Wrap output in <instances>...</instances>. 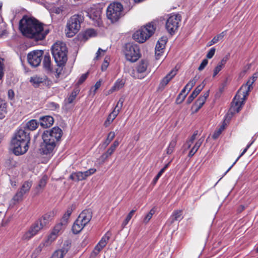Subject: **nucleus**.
Instances as JSON below:
<instances>
[{"instance_id":"nucleus-1","label":"nucleus","mask_w":258,"mask_h":258,"mask_svg":"<svg viewBox=\"0 0 258 258\" xmlns=\"http://www.w3.org/2000/svg\"><path fill=\"white\" fill-rule=\"evenodd\" d=\"M19 28L24 36L37 41L43 39L49 32L36 19L27 17L21 20Z\"/></svg>"},{"instance_id":"nucleus-2","label":"nucleus","mask_w":258,"mask_h":258,"mask_svg":"<svg viewBox=\"0 0 258 258\" xmlns=\"http://www.w3.org/2000/svg\"><path fill=\"white\" fill-rule=\"evenodd\" d=\"M62 130L58 127H54L50 130L44 132L42 135L43 145L42 147L44 154H47L52 152L56 144L62 136Z\"/></svg>"},{"instance_id":"nucleus-3","label":"nucleus","mask_w":258,"mask_h":258,"mask_svg":"<svg viewBox=\"0 0 258 258\" xmlns=\"http://www.w3.org/2000/svg\"><path fill=\"white\" fill-rule=\"evenodd\" d=\"M257 75L255 74L249 79L245 85H242L238 91L232 103L230 111L231 113L238 112L250 90L251 85L255 81Z\"/></svg>"},{"instance_id":"nucleus-4","label":"nucleus","mask_w":258,"mask_h":258,"mask_svg":"<svg viewBox=\"0 0 258 258\" xmlns=\"http://www.w3.org/2000/svg\"><path fill=\"white\" fill-rule=\"evenodd\" d=\"M51 51L57 65L59 67L63 66L68 60L66 44L61 42H56L52 46Z\"/></svg>"},{"instance_id":"nucleus-5","label":"nucleus","mask_w":258,"mask_h":258,"mask_svg":"<svg viewBox=\"0 0 258 258\" xmlns=\"http://www.w3.org/2000/svg\"><path fill=\"white\" fill-rule=\"evenodd\" d=\"M84 21L81 15H74L68 21L65 34L68 37H72L79 31L81 28V23Z\"/></svg>"},{"instance_id":"nucleus-6","label":"nucleus","mask_w":258,"mask_h":258,"mask_svg":"<svg viewBox=\"0 0 258 258\" xmlns=\"http://www.w3.org/2000/svg\"><path fill=\"white\" fill-rule=\"evenodd\" d=\"M155 29L153 23H150L137 31L133 37L137 42L144 43L154 33Z\"/></svg>"},{"instance_id":"nucleus-7","label":"nucleus","mask_w":258,"mask_h":258,"mask_svg":"<svg viewBox=\"0 0 258 258\" xmlns=\"http://www.w3.org/2000/svg\"><path fill=\"white\" fill-rule=\"evenodd\" d=\"M123 7L119 3H111L106 10V16L111 22H117L123 16Z\"/></svg>"},{"instance_id":"nucleus-8","label":"nucleus","mask_w":258,"mask_h":258,"mask_svg":"<svg viewBox=\"0 0 258 258\" xmlns=\"http://www.w3.org/2000/svg\"><path fill=\"white\" fill-rule=\"evenodd\" d=\"M124 52L126 59L131 62H135L140 57L139 47L137 44H126Z\"/></svg>"},{"instance_id":"nucleus-9","label":"nucleus","mask_w":258,"mask_h":258,"mask_svg":"<svg viewBox=\"0 0 258 258\" xmlns=\"http://www.w3.org/2000/svg\"><path fill=\"white\" fill-rule=\"evenodd\" d=\"M181 21V16L175 14L170 16L166 21V28L168 33L172 35L177 30L179 22Z\"/></svg>"},{"instance_id":"nucleus-10","label":"nucleus","mask_w":258,"mask_h":258,"mask_svg":"<svg viewBox=\"0 0 258 258\" xmlns=\"http://www.w3.org/2000/svg\"><path fill=\"white\" fill-rule=\"evenodd\" d=\"M43 51L41 50H36L28 54L27 59L29 63L33 67L38 66L41 61Z\"/></svg>"},{"instance_id":"nucleus-11","label":"nucleus","mask_w":258,"mask_h":258,"mask_svg":"<svg viewBox=\"0 0 258 258\" xmlns=\"http://www.w3.org/2000/svg\"><path fill=\"white\" fill-rule=\"evenodd\" d=\"M29 135V133L27 131L21 128L17 131L12 141L21 142L23 146L26 144L28 145L30 141Z\"/></svg>"},{"instance_id":"nucleus-12","label":"nucleus","mask_w":258,"mask_h":258,"mask_svg":"<svg viewBox=\"0 0 258 258\" xmlns=\"http://www.w3.org/2000/svg\"><path fill=\"white\" fill-rule=\"evenodd\" d=\"M43 227L37 221L22 236V239L28 240L35 235Z\"/></svg>"},{"instance_id":"nucleus-13","label":"nucleus","mask_w":258,"mask_h":258,"mask_svg":"<svg viewBox=\"0 0 258 258\" xmlns=\"http://www.w3.org/2000/svg\"><path fill=\"white\" fill-rule=\"evenodd\" d=\"M11 147L13 153L16 155H20L25 154L28 150V145H22L21 142L12 141Z\"/></svg>"},{"instance_id":"nucleus-14","label":"nucleus","mask_w":258,"mask_h":258,"mask_svg":"<svg viewBox=\"0 0 258 258\" xmlns=\"http://www.w3.org/2000/svg\"><path fill=\"white\" fill-rule=\"evenodd\" d=\"M96 169L92 168L85 172H77L73 173L70 176V178L75 181L82 180L85 179L87 177L94 173Z\"/></svg>"},{"instance_id":"nucleus-15","label":"nucleus","mask_w":258,"mask_h":258,"mask_svg":"<svg viewBox=\"0 0 258 258\" xmlns=\"http://www.w3.org/2000/svg\"><path fill=\"white\" fill-rule=\"evenodd\" d=\"M66 226L62 224L59 223L57 224L54 227L52 231L48 236L46 242L51 243L57 238L58 235L63 230Z\"/></svg>"},{"instance_id":"nucleus-16","label":"nucleus","mask_w":258,"mask_h":258,"mask_svg":"<svg viewBox=\"0 0 258 258\" xmlns=\"http://www.w3.org/2000/svg\"><path fill=\"white\" fill-rule=\"evenodd\" d=\"M54 216V212L52 211H50L43 215L37 220V221L43 228H44L46 227L52 220Z\"/></svg>"},{"instance_id":"nucleus-17","label":"nucleus","mask_w":258,"mask_h":258,"mask_svg":"<svg viewBox=\"0 0 258 258\" xmlns=\"http://www.w3.org/2000/svg\"><path fill=\"white\" fill-rule=\"evenodd\" d=\"M177 72V69L172 70L161 81L159 85V88L164 89L168 83L176 75Z\"/></svg>"},{"instance_id":"nucleus-18","label":"nucleus","mask_w":258,"mask_h":258,"mask_svg":"<svg viewBox=\"0 0 258 258\" xmlns=\"http://www.w3.org/2000/svg\"><path fill=\"white\" fill-rule=\"evenodd\" d=\"M92 217V211L90 209L85 210L82 211L79 215L78 219L81 221L85 224H87L91 219Z\"/></svg>"},{"instance_id":"nucleus-19","label":"nucleus","mask_w":258,"mask_h":258,"mask_svg":"<svg viewBox=\"0 0 258 258\" xmlns=\"http://www.w3.org/2000/svg\"><path fill=\"white\" fill-rule=\"evenodd\" d=\"M70 244L67 242L64 243L61 249L56 250L53 254L51 258H63L64 255L68 252Z\"/></svg>"},{"instance_id":"nucleus-20","label":"nucleus","mask_w":258,"mask_h":258,"mask_svg":"<svg viewBox=\"0 0 258 258\" xmlns=\"http://www.w3.org/2000/svg\"><path fill=\"white\" fill-rule=\"evenodd\" d=\"M205 86V83L203 81L200 85L196 87L192 93L188 97L186 103L189 104L191 103L193 100L199 95Z\"/></svg>"},{"instance_id":"nucleus-21","label":"nucleus","mask_w":258,"mask_h":258,"mask_svg":"<svg viewBox=\"0 0 258 258\" xmlns=\"http://www.w3.org/2000/svg\"><path fill=\"white\" fill-rule=\"evenodd\" d=\"M40 123L43 128H47L52 125L54 122L53 118L49 115L42 116L40 118Z\"/></svg>"},{"instance_id":"nucleus-22","label":"nucleus","mask_w":258,"mask_h":258,"mask_svg":"<svg viewBox=\"0 0 258 258\" xmlns=\"http://www.w3.org/2000/svg\"><path fill=\"white\" fill-rule=\"evenodd\" d=\"M75 209V206L74 205H72L70 206L67 209V211L63 215L62 219H61V221L60 222V223L62 224L66 227L67 226L68 222H69V218L73 211V210Z\"/></svg>"},{"instance_id":"nucleus-23","label":"nucleus","mask_w":258,"mask_h":258,"mask_svg":"<svg viewBox=\"0 0 258 258\" xmlns=\"http://www.w3.org/2000/svg\"><path fill=\"white\" fill-rule=\"evenodd\" d=\"M86 224L77 219L72 226V231L75 234H78L82 231Z\"/></svg>"},{"instance_id":"nucleus-24","label":"nucleus","mask_w":258,"mask_h":258,"mask_svg":"<svg viewBox=\"0 0 258 258\" xmlns=\"http://www.w3.org/2000/svg\"><path fill=\"white\" fill-rule=\"evenodd\" d=\"M51 244L50 242L49 243L46 242V240L44 242L41 243L39 246L35 248L33 253H32L31 257L32 258H36L37 256L40 253L42 249L45 246H47Z\"/></svg>"},{"instance_id":"nucleus-25","label":"nucleus","mask_w":258,"mask_h":258,"mask_svg":"<svg viewBox=\"0 0 258 258\" xmlns=\"http://www.w3.org/2000/svg\"><path fill=\"white\" fill-rule=\"evenodd\" d=\"M42 63L43 68L46 71L48 72H51L52 71V68L51 63V58L48 54L44 55Z\"/></svg>"},{"instance_id":"nucleus-26","label":"nucleus","mask_w":258,"mask_h":258,"mask_svg":"<svg viewBox=\"0 0 258 258\" xmlns=\"http://www.w3.org/2000/svg\"><path fill=\"white\" fill-rule=\"evenodd\" d=\"M110 235L111 234L108 232L102 237L101 239L98 243V251H100L101 249L106 245Z\"/></svg>"},{"instance_id":"nucleus-27","label":"nucleus","mask_w":258,"mask_h":258,"mask_svg":"<svg viewBox=\"0 0 258 258\" xmlns=\"http://www.w3.org/2000/svg\"><path fill=\"white\" fill-rule=\"evenodd\" d=\"M167 38L166 36L162 37L157 42L155 50L159 51L160 50H163L165 48V45L167 41Z\"/></svg>"},{"instance_id":"nucleus-28","label":"nucleus","mask_w":258,"mask_h":258,"mask_svg":"<svg viewBox=\"0 0 258 258\" xmlns=\"http://www.w3.org/2000/svg\"><path fill=\"white\" fill-rule=\"evenodd\" d=\"M182 211L181 210H177L174 211L171 216L169 220L171 221V223H173L175 221L180 220L182 218Z\"/></svg>"},{"instance_id":"nucleus-29","label":"nucleus","mask_w":258,"mask_h":258,"mask_svg":"<svg viewBox=\"0 0 258 258\" xmlns=\"http://www.w3.org/2000/svg\"><path fill=\"white\" fill-rule=\"evenodd\" d=\"M204 139L203 138L200 139L195 144V146L192 147V148L190 150L188 154V157H192L197 152L200 147L201 146L203 143Z\"/></svg>"},{"instance_id":"nucleus-30","label":"nucleus","mask_w":258,"mask_h":258,"mask_svg":"<svg viewBox=\"0 0 258 258\" xmlns=\"http://www.w3.org/2000/svg\"><path fill=\"white\" fill-rule=\"evenodd\" d=\"M148 62L146 60H141L137 67V73L141 74L145 72L147 68Z\"/></svg>"},{"instance_id":"nucleus-31","label":"nucleus","mask_w":258,"mask_h":258,"mask_svg":"<svg viewBox=\"0 0 258 258\" xmlns=\"http://www.w3.org/2000/svg\"><path fill=\"white\" fill-rule=\"evenodd\" d=\"M118 111L113 110L108 115L106 120L104 122V125L105 126H108L113 120L116 118L119 113Z\"/></svg>"},{"instance_id":"nucleus-32","label":"nucleus","mask_w":258,"mask_h":258,"mask_svg":"<svg viewBox=\"0 0 258 258\" xmlns=\"http://www.w3.org/2000/svg\"><path fill=\"white\" fill-rule=\"evenodd\" d=\"M45 78H41L37 76H34L31 77L30 79V82L35 86L38 87L39 85L43 82L45 80Z\"/></svg>"},{"instance_id":"nucleus-33","label":"nucleus","mask_w":258,"mask_h":258,"mask_svg":"<svg viewBox=\"0 0 258 258\" xmlns=\"http://www.w3.org/2000/svg\"><path fill=\"white\" fill-rule=\"evenodd\" d=\"M32 183L31 181H27L24 182L22 186L19 190L24 195L25 194L29 192L31 187L32 186Z\"/></svg>"},{"instance_id":"nucleus-34","label":"nucleus","mask_w":258,"mask_h":258,"mask_svg":"<svg viewBox=\"0 0 258 258\" xmlns=\"http://www.w3.org/2000/svg\"><path fill=\"white\" fill-rule=\"evenodd\" d=\"M38 122L35 119H32L29 121L26 125V128L30 131H34L37 128Z\"/></svg>"},{"instance_id":"nucleus-35","label":"nucleus","mask_w":258,"mask_h":258,"mask_svg":"<svg viewBox=\"0 0 258 258\" xmlns=\"http://www.w3.org/2000/svg\"><path fill=\"white\" fill-rule=\"evenodd\" d=\"M79 92L80 89L78 87L75 88L74 91L72 92L67 99L68 103L70 104L72 103L76 98L77 95L79 94Z\"/></svg>"},{"instance_id":"nucleus-36","label":"nucleus","mask_w":258,"mask_h":258,"mask_svg":"<svg viewBox=\"0 0 258 258\" xmlns=\"http://www.w3.org/2000/svg\"><path fill=\"white\" fill-rule=\"evenodd\" d=\"M205 101V98H202L201 96L197 99L194 105V106L196 107L195 112H197L203 106Z\"/></svg>"},{"instance_id":"nucleus-37","label":"nucleus","mask_w":258,"mask_h":258,"mask_svg":"<svg viewBox=\"0 0 258 258\" xmlns=\"http://www.w3.org/2000/svg\"><path fill=\"white\" fill-rule=\"evenodd\" d=\"M95 32L93 29H88L83 34V37L85 41L87 40L89 38L95 36Z\"/></svg>"},{"instance_id":"nucleus-38","label":"nucleus","mask_w":258,"mask_h":258,"mask_svg":"<svg viewBox=\"0 0 258 258\" xmlns=\"http://www.w3.org/2000/svg\"><path fill=\"white\" fill-rule=\"evenodd\" d=\"M176 142H177V141H176V139H173L170 142V143L167 149V150H166V153L167 154H171L173 153V152L174 151L175 147L176 146Z\"/></svg>"},{"instance_id":"nucleus-39","label":"nucleus","mask_w":258,"mask_h":258,"mask_svg":"<svg viewBox=\"0 0 258 258\" xmlns=\"http://www.w3.org/2000/svg\"><path fill=\"white\" fill-rule=\"evenodd\" d=\"M136 212V210H132L127 215L125 219L123 221L121 224V227L123 228L128 223Z\"/></svg>"},{"instance_id":"nucleus-40","label":"nucleus","mask_w":258,"mask_h":258,"mask_svg":"<svg viewBox=\"0 0 258 258\" xmlns=\"http://www.w3.org/2000/svg\"><path fill=\"white\" fill-rule=\"evenodd\" d=\"M24 195L19 190L14 196L12 201H13V204H15L16 203H18L22 200Z\"/></svg>"},{"instance_id":"nucleus-41","label":"nucleus","mask_w":258,"mask_h":258,"mask_svg":"<svg viewBox=\"0 0 258 258\" xmlns=\"http://www.w3.org/2000/svg\"><path fill=\"white\" fill-rule=\"evenodd\" d=\"M254 141H252L249 144L247 145V146L246 147V148L243 150V151H242V152L241 153V154L239 156V157L236 159V160H235V161L233 163V164L229 168V169L226 171V172H225V174L227 173L231 169V168L233 167V166L236 163V162L239 160V159L247 151V150H248V149L250 147V146L252 144V143H253Z\"/></svg>"},{"instance_id":"nucleus-42","label":"nucleus","mask_w":258,"mask_h":258,"mask_svg":"<svg viewBox=\"0 0 258 258\" xmlns=\"http://www.w3.org/2000/svg\"><path fill=\"white\" fill-rule=\"evenodd\" d=\"M47 180L48 177L46 175H43L39 182V184L38 185V186L37 187V189L43 188L47 183Z\"/></svg>"},{"instance_id":"nucleus-43","label":"nucleus","mask_w":258,"mask_h":258,"mask_svg":"<svg viewBox=\"0 0 258 258\" xmlns=\"http://www.w3.org/2000/svg\"><path fill=\"white\" fill-rule=\"evenodd\" d=\"M124 85V82L122 80H118L115 83L113 87L112 88V90L113 91L118 90L121 88Z\"/></svg>"},{"instance_id":"nucleus-44","label":"nucleus","mask_w":258,"mask_h":258,"mask_svg":"<svg viewBox=\"0 0 258 258\" xmlns=\"http://www.w3.org/2000/svg\"><path fill=\"white\" fill-rule=\"evenodd\" d=\"M109 58L108 57H105L104 58L103 63L101 65V69L102 71H104L106 70L109 65Z\"/></svg>"},{"instance_id":"nucleus-45","label":"nucleus","mask_w":258,"mask_h":258,"mask_svg":"<svg viewBox=\"0 0 258 258\" xmlns=\"http://www.w3.org/2000/svg\"><path fill=\"white\" fill-rule=\"evenodd\" d=\"M124 101V99L122 98H120L118 100L116 106L115 107L114 110L116 111H118V113H119L122 107L123 103Z\"/></svg>"},{"instance_id":"nucleus-46","label":"nucleus","mask_w":258,"mask_h":258,"mask_svg":"<svg viewBox=\"0 0 258 258\" xmlns=\"http://www.w3.org/2000/svg\"><path fill=\"white\" fill-rule=\"evenodd\" d=\"M188 94V92H187L185 94H179L178 95L176 99V102L177 104H180L182 103L183 100L185 99L187 94Z\"/></svg>"},{"instance_id":"nucleus-47","label":"nucleus","mask_w":258,"mask_h":258,"mask_svg":"<svg viewBox=\"0 0 258 258\" xmlns=\"http://www.w3.org/2000/svg\"><path fill=\"white\" fill-rule=\"evenodd\" d=\"M225 35V31H223L221 33H220V34L217 35L216 36H215L213 38V41H215V43L218 42L219 40L222 39Z\"/></svg>"},{"instance_id":"nucleus-48","label":"nucleus","mask_w":258,"mask_h":258,"mask_svg":"<svg viewBox=\"0 0 258 258\" xmlns=\"http://www.w3.org/2000/svg\"><path fill=\"white\" fill-rule=\"evenodd\" d=\"M224 125H223L219 128L218 130H217V131H216L214 133L213 136H212L213 138L214 139H217L219 136V135L221 134L222 132L224 130Z\"/></svg>"},{"instance_id":"nucleus-49","label":"nucleus","mask_w":258,"mask_h":258,"mask_svg":"<svg viewBox=\"0 0 258 258\" xmlns=\"http://www.w3.org/2000/svg\"><path fill=\"white\" fill-rule=\"evenodd\" d=\"M88 75V72H87L84 74H83L80 78L79 80H78L77 85H80L81 84H82L85 81V80L87 79Z\"/></svg>"},{"instance_id":"nucleus-50","label":"nucleus","mask_w":258,"mask_h":258,"mask_svg":"<svg viewBox=\"0 0 258 258\" xmlns=\"http://www.w3.org/2000/svg\"><path fill=\"white\" fill-rule=\"evenodd\" d=\"M208 63V60L207 59H203L201 63L200 64L199 67L198 68V70L200 71L203 70L205 67L207 65Z\"/></svg>"},{"instance_id":"nucleus-51","label":"nucleus","mask_w":258,"mask_h":258,"mask_svg":"<svg viewBox=\"0 0 258 258\" xmlns=\"http://www.w3.org/2000/svg\"><path fill=\"white\" fill-rule=\"evenodd\" d=\"M3 59L0 57V80L2 79L4 76V63Z\"/></svg>"},{"instance_id":"nucleus-52","label":"nucleus","mask_w":258,"mask_h":258,"mask_svg":"<svg viewBox=\"0 0 258 258\" xmlns=\"http://www.w3.org/2000/svg\"><path fill=\"white\" fill-rule=\"evenodd\" d=\"M223 67V66L218 63L214 70L213 77H215L218 74V73L222 70Z\"/></svg>"},{"instance_id":"nucleus-53","label":"nucleus","mask_w":258,"mask_h":258,"mask_svg":"<svg viewBox=\"0 0 258 258\" xmlns=\"http://www.w3.org/2000/svg\"><path fill=\"white\" fill-rule=\"evenodd\" d=\"M88 16L94 21H96L97 15L95 13V11H91L88 13Z\"/></svg>"},{"instance_id":"nucleus-54","label":"nucleus","mask_w":258,"mask_h":258,"mask_svg":"<svg viewBox=\"0 0 258 258\" xmlns=\"http://www.w3.org/2000/svg\"><path fill=\"white\" fill-rule=\"evenodd\" d=\"M216 49L215 48H212L210 49L208 53L207 54L206 57L207 58L210 59L213 57L215 53Z\"/></svg>"},{"instance_id":"nucleus-55","label":"nucleus","mask_w":258,"mask_h":258,"mask_svg":"<svg viewBox=\"0 0 258 258\" xmlns=\"http://www.w3.org/2000/svg\"><path fill=\"white\" fill-rule=\"evenodd\" d=\"M108 157L106 153H104L99 159V163L102 164L104 163Z\"/></svg>"},{"instance_id":"nucleus-56","label":"nucleus","mask_w":258,"mask_h":258,"mask_svg":"<svg viewBox=\"0 0 258 258\" xmlns=\"http://www.w3.org/2000/svg\"><path fill=\"white\" fill-rule=\"evenodd\" d=\"M195 84L192 82L191 80L185 85V88H186L188 91L187 92L188 93L192 88L195 86Z\"/></svg>"},{"instance_id":"nucleus-57","label":"nucleus","mask_w":258,"mask_h":258,"mask_svg":"<svg viewBox=\"0 0 258 258\" xmlns=\"http://www.w3.org/2000/svg\"><path fill=\"white\" fill-rule=\"evenodd\" d=\"M229 54H227L225 56H224L222 59L221 60V61L219 63L220 64H221L222 66H224L225 63H226L227 61L229 59Z\"/></svg>"},{"instance_id":"nucleus-58","label":"nucleus","mask_w":258,"mask_h":258,"mask_svg":"<svg viewBox=\"0 0 258 258\" xmlns=\"http://www.w3.org/2000/svg\"><path fill=\"white\" fill-rule=\"evenodd\" d=\"M195 139V138L191 137L189 140L186 142V145L187 146V149H189L191 147V144L193 143Z\"/></svg>"},{"instance_id":"nucleus-59","label":"nucleus","mask_w":258,"mask_h":258,"mask_svg":"<svg viewBox=\"0 0 258 258\" xmlns=\"http://www.w3.org/2000/svg\"><path fill=\"white\" fill-rule=\"evenodd\" d=\"M0 110L1 111L6 112V103L2 101H0Z\"/></svg>"},{"instance_id":"nucleus-60","label":"nucleus","mask_w":258,"mask_h":258,"mask_svg":"<svg viewBox=\"0 0 258 258\" xmlns=\"http://www.w3.org/2000/svg\"><path fill=\"white\" fill-rule=\"evenodd\" d=\"M115 133L113 132H111L108 134L107 139L110 142H111L115 137Z\"/></svg>"},{"instance_id":"nucleus-61","label":"nucleus","mask_w":258,"mask_h":258,"mask_svg":"<svg viewBox=\"0 0 258 258\" xmlns=\"http://www.w3.org/2000/svg\"><path fill=\"white\" fill-rule=\"evenodd\" d=\"M107 49H102L100 48L98 49V58L101 55H104V53L106 52Z\"/></svg>"},{"instance_id":"nucleus-62","label":"nucleus","mask_w":258,"mask_h":258,"mask_svg":"<svg viewBox=\"0 0 258 258\" xmlns=\"http://www.w3.org/2000/svg\"><path fill=\"white\" fill-rule=\"evenodd\" d=\"M163 52V50H160L159 51H157L155 50V56L156 59H159L160 58V56L162 55Z\"/></svg>"},{"instance_id":"nucleus-63","label":"nucleus","mask_w":258,"mask_h":258,"mask_svg":"<svg viewBox=\"0 0 258 258\" xmlns=\"http://www.w3.org/2000/svg\"><path fill=\"white\" fill-rule=\"evenodd\" d=\"M119 145V142L117 140L115 141L111 145L110 147L113 150H115L116 147Z\"/></svg>"},{"instance_id":"nucleus-64","label":"nucleus","mask_w":258,"mask_h":258,"mask_svg":"<svg viewBox=\"0 0 258 258\" xmlns=\"http://www.w3.org/2000/svg\"><path fill=\"white\" fill-rule=\"evenodd\" d=\"M152 217V216L148 213L145 217L144 219V222L146 223H148L149 221V220L151 219Z\"/></svg>"}]
</instances>
